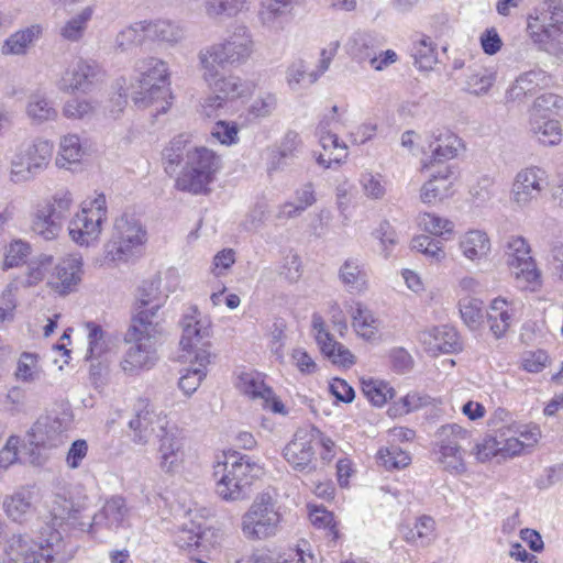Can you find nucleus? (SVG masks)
Here are the masks:
<instances>
[{"instance_id":"1","label":"nucleus","mask_w":563,"mask_h":563,"mask_svg":"<svg viewBox=\"0 0 563 563\" xmlns=\"http://www.w3.org/2000/svg\"><path fill=\"white\" fill-rule=\"evenodd\" d=\"M54 508V526L41 528L36 540L23 534H13L4 548V554L11 563H53L62 551L63 538L55 526L64 520L76 519L77 515L87 507L88 498L80 487L68 492V496L56 495Z\"/></svg>"},{"instance_id":"2","label":"nucleus","mask_w":563,"mask_h":563,"mask_svg":"<svg viewBox=\"0 0 563 563\" xmlns=\"http://www.w3.org/2000/svg\"><path fill=\"white\" fill-rule=\"evenodd\" d=\"M163 333L156 312L140 310L133 318L125 334L128 345L120 368L128 376H137L142 372L152 369L157 361V345Z\"/></svg>"},{"instance_id":"3","label":"nucleus","mask_w":563,"mask_h":563,"mask_svg":"<svg viewBox=\"0 0 563 563\" xmlns=\"http://www.w3.org/2000/svg\"><path fill=\"white\" fill-rule=\"evenodd\" d=\"M262 474V466L247 455L236 452L223 455L213 467L216 493L225 501H240L247 497L254 479Z\"/></svg>"},{"instance_id":"4","label":"nucleus","mask_w":563,"mask_h":563,"mask_svg":"<svg viewBox=\"0 0 563 563\" xmlns=\"http://www.w3.org/2000/svg\"><path fill=\"white\" fill-rule=\"evenodd\" d=\"M137 86L132 91V100L140 109L153 108L155 114L168 110L170 102L169 71L166 62L148 57L137 62Z\"/></svg>"},{"instance_id":"5","label":"nucleus","mask_w":563,"mask_h":563,"mask_svg":"<svg viewBox=\"0 0 563 563\" xmlns=\"http://www.w3.org/2000/svg\"><path fill=\"white\" fill-rule=\"evenodd\" d=\"M221 168L222 157L217 152L203 145L192 146L186 153L175 187L192 195L207 194Z\"/></svg>"},{"instance_id":"6","label":"nucleus","mask_w":563,"mask_h":563,"mask_svg":"<svg viewBox=\"0 0 563 563\" xmlns=\"http://www.w3.org/2000/svg\"><path fill=\"white\" fill-rule=\"evenodd\" d=\"M74 206V195L68 188H60L53 195L37 201L31 212V231L45 241H54L63 230Z\"/></svg>"},{"instance_id":"7","label":"nucleus","mask_w":563,"mask_h":563,"mask_svg":"<svg viewBox=\"0 0 563 563\" xmlns=\"http://www.w3.org/2000/svg\"><path fill=\"white\" fill-rule=\"evenodd\" d=\"M108 220L107 199L103 194H95L81 202L68 222L70 240L79 246H93L98 244Z\"/></svg>"},{"instance_id":"8","label":"nucleus","mask_w":563,"mask_h":563,"mask_svg":"<svg viewBox=\"0 0 563 563\" xmlns=\"http://www.w3.org/2000/svg\"><path fill=\"white\" fill-rule=\"evenodd\" d=\"M282 520L277 501L269 493H261L242 515L240 529L247 541H263L279 532Z\"/></svg>"},{"instance_id":"9","label":"nucleus","mask_w":563,"mask_h":563,"mask_svg":"<svg viewBox=\"0 0 563 563\" xmlns=\"http://www.w3.org/2000/svg\"><path fill=\"white\" fill-rule=\"evenodd\" d=\"M147 242V231L135 217L123 214L113 224L111 239L106 244V260L128 263L141 256Z\"/></svg>"},{"instance_id":"10","label":"nucleus","mask_w":563,"mask_h":563,"mask_svg":"<svg viewBox=\"0 0 563 563\" xmlns=\"http://www.w3.org/2000/svg\"><path fill=\"white\" fill-rule=\"evenodd\" d=\"M181 361L211 363V319L197 307H190L181 319Z\"/></svg>"},{"instance_id":"11","label":"nucleus","mask_w":563,"mask_h":563,"mask_svg":"<svg viewBox=\"0 0 563 563\" xmlns=\"http://www.w3.org/2000/svg\"><path fill=\"white\" fill-rule=\"evenodd\" d=\"M53 151V142L43 137L20 144L10 159V180L24 184L35 179L48 167Z\"/></svg>"},{"instance_id":"12","label":"nucleus","mask_w":563,"mask_h":563,"mask_svg":"<svg viewBox=\"0 0 563 563\" xmlns=\"http://www.w3.org/2000/svg\"><path fill=\"white\" fill-rule=\"evenodd\" d=\"M254 41L247 26L240 25L222 42L213 43L198 54L199 64L220 67L244 64L253 54Z\"/></svg>"},{"instance_id":"13","label":"nucleus","mask_w":563,"mask_h":563,"mask_svg":"<svg viewBox=\"0 0 563 563\" xmlns=\"http://www.w3.org/2000/svg\"><path fill=\"white\" fill-rule=\"evenodd\" d=\"M550 187L548 170L539 165L520 168L511 181L509 200L519 211H529L547 196Z\"/></svg>"},{"instance_id":"14","label":"nucleus","mask_w":563,"mask_h":563,"mask_svg":"<svg viewBox=\"0 0 563 563\" xmlns=\"http://www.w3.org/2000/svg\"><path fill=\"white\" fill-rule=\"evenodd\" d=\"M505 260L518 288L529 291H537L541 288V271L531 256V247L523 236L511 235L507 239Z\"/></svg>"},{"instance_id":"15","label":"nucleus","mask_w":563,"mask_h":563,"mask_svg":"<svg viewBox=\"0 0 563 563\" xmlns=\"http://www.w3.org/2000/svg\"><path fill=\"white\" fill-rule=\"evenodd\" d=\"M527 35L538 51L563 58V20L554 13L534 11L527 19Z\"/></svg>"},{"instance_id":"16","label":"nucleus","mask_w":563,"mask_h":563,"mask_svg":"<svg viewBox=\"0 0 563 563\" xmlns=\"http://www.w3.org/2000/svg\"><path fill=\"white\" fill-rule=\"evenodd\" d=\"M563 107V99L554 93L539 96L530 110L529 131L539 143L547 146H554L561 142L562 129L553 114V109Z\"/></svg>"},{"instance_id":"17","label":"nucleus","mask_w":563,"mask_h":563,"mask_svg":"<svg viewBox=\"0 0 563 563\" xmlns=\"http://www.w3.org/2000/svg\"><path fill=\"white\" fill-rule=\"evenodd\" d=\"M157 465L165 474H176L184 467L186 461V441L183 431L177 426H161L157 434Z\"/></svg>"},{"instance_id":"18","label":"nucleus","mask_w":563,"mask_h":563,"mask_svg":"<svg viewBox=\"0 0 563 563\" xmlns=\"http://www.w3.org/2000/svg\"><path fill=\"white\" fill-rule=\"evenodd\" d=\"M462 147V140L446 128H434L428 131L422 140L421 168L428 169L435 163L453 159Z\"/></svg>"},{"instance_id":"19","label":"nucleus","mask_w":563,"mask_h":563,"mask_svg":"<svg viewBox=\"0 0 563 563\" xmlns=\"http://www.w3.org/2000/svg\"><path fill=\"white\" fill-rule=\"evenodd\" d=\"M201 76L211 92H216L232 102L236 99L251 96L255 90V84L251 80L242 79L234 74L224 75L221 69L224 67L199 64Z\"/></svg>"},{"instance_id":"20","label":"nucleus","mask_w":563,"mask_h":563,"mask_svg":"<svg viewBox=\"0 0 563 563\" xmlns=\"http://www.w3.org/2000/svg\"><path fill=\"white\" fill-rule=\"evenodd\" d=\"M81 527H87L88 533L95 539H101L109 532L130 527V508L121 496H112L95 514L92 521Z\"/></svg>"},{"instance_id":"21","label":"nucleus","mask_w":563,"mask_h":563,"mask_svg":"<svg viewBox=\"0 0 563 563\" xmlns=\"http://www.w3.org/2000/svg\"><path fill=\"white\" fill-rule=\"evenodd\" d=\"M236 388L245 396L256 401L264 410L286 416L288 410L272 387L265 383V376L256 371L239 374Z\"/></svg>"},{"instance_id":"22","label":"nucleus","mask_w":563,"mask_h":563,"mask_svg":"<svg viewBox=\"0 0 563 563\" xmlns=\"http://www.w3.org/2000/svg\"><path fill=\"white\" fill-rule=\"evenodd\" d=\"M70 427L68 413H55L41 417L29 433L30 445L37 450L59 446Z\"/></svg>"},{"instance_id":"23","label":"nucleus","mask_w":563,"mask_h":563,"mask_svg":"<svg viewBox=\"0 0 563 563\" xmlns=\"http://www.w3.org/2000/svg\"><path fill=\"white\" fill-rule=\"evenodd\" d=\"M134 415L128 422L131 440L134 444L146 445L154 432V426L161 429L162 424L169 426L166 416L157 412L150 399L140 397L133 407Z\"/></svg>"},{"instance_id":"24","label":"nucleus","mask_w":563,"mask_h":563,"mask_svg":"<svg viewBox=\"0 0 563 563\" xmlns=\"http://www.w3.org/2000/svg\"><path fill=\"white\" fill-rule=\"evenodd\" d=\"M522 302L503 296L492 299L486 309V321L495 339L504 338L512 325L519 322Z\"/></svg>"},{"instance_id":"25","label":"nucleus","mask_w":563,"mask_h":563,"mask_svg":"<svg viewBox=\"0 0 563 563\" xmlns=\"http://www.w3.org/2000/svg\"><path fill=\"white\" fill-rule=\"evenodd\" d=\"M311 332L321 353L334 365L350 367L355 363L352 352L342 343L335 341L330 333L327 322L320 312L311 316Z\"/></svg>"},{"instance_id":"26","label":"nucleus","mask_w":563,"mask_h":563,"mask_svg":"<svg viewBox=\"0 0 563 563\" xmlns=\"http://www.w3.org/2000/svg\"><path fill=\"white\" fill-rule=\"evenodd\" d=\"M85 328L88 344L85 360L90 364L91 375L99 376L110 363L112 339L95 322H87Z\"/></svg>"},{"instance_id":"27","label":"nucleus","mask_w":563,"mask_h":563,"mask_svg":"<svg viewBox=\"0 0 563 563\" xmlns=\"http://www.w3.org/2000/svg\"><path fill=\"white\" fill-rule=\"evenodd\" d=\"M84 262L79 254L62 257L47 277V286L60 295L74 291L82 279Z\"/></svg>"},{"instance_id":"28","label":"nucleus","mask_w":563,"mask_h":563,"mask_svg":"<svg viewBox=\"0 0 563 563\" xmlns=\"http://www.w3.org/2000/svg\"><path fill=\"white\" fill-rule=\"evenodd\" d=\"M283 455L297 472L308 474L316 471L317 459L311 429L297 431L294 439L284 448Z\"/></svg>"},{"instance_id":"29","label":"nucleus","mask_w":563,"mask_h":563,"mask_svg":"<svg viewBox=\"0 0 563 563\" xmlns=\"http://www.w3.org/2000/svg\"><path fill=\"white\" fill-rule=\"evenodd\" d=\"M99 71L95 62L77 59L68 65L56 80L55 86L63 93L85 91Z\"/></svg>"},{"instance_id":"30","label":"nucleus","mask_w":563,"mask_h":563,"mask_svg":"<svg viewBox=\"0 0 563 563\" xmlns=\"http://www.w3.org/2000/svg\"><path fill=\"white\" fill-rule=\"evenodd\" d=\"M294 18V0H261L257 20L272 34L283 32Z\"/></svg>"},{"instance_id":"31","label":"nucleus","mask_w":563,"mask_h":563,"mask_svg":"<svg viewBox=\"0 0 563 563\" xmlns=\"http://www.w3.org/2000/svg\"><path fill=\"white\" fill-rule=\"evenodd\" d=\"M418 340L431 355L455 353L462 349L459 332L449 324L426 329L419 333Z\"/></svg>"},{"instance_id":"32","label":"nucleus","mask_w":563,"mask_h":563,"mask_svg":"<svg viewBox=\"0 0 563 563\" xmlns=\"http://www.w3.org/2000/svg\"><path fill=\"white\" fill-rule=\"evenodd\" d=\"M455 177L450 166H442L430 176L420 189V200L426 205H435L454 195Z\"/></svg>"},{"instance_id":"33","label":"nucleus","mask_w":563,"mask_h":563,"mask_svg":"<svg viewBox=\"0 0 563 563\" xmlns=\"http://www.w3.org/2000/svg\"><path fill=\"white\" fill-rule=\"evenodd\" d=\"M457 249L465 260L478 264L489 257L492 241L485 230L468 229L459 235Z\"/></svg>"},{"instance_id":"34","label":"nucleus","mask_w":563,"mask_h":563,"mask_svg":"<svg viewBox=\"0 0 563 563\" xmlns=\"http://www.w3.org/2000/svg\"><path fill=\"white\" fill-rule=\"evenodd\" d=\"M89 155L88 141L82 140L77 133H67L58 141L55 163L58 168L69 169L70 166L80 164Z\"/></svg>"},{"instance_id":"35","label":"nucleus","mask_w":563,"mask_h":563,"mask_svg":"<svg viewBox=\"0 0 563 563\" xmlns=\"http://www.w3.org/2000/svg\"><path fill=\"white\" fill-rule=\"evenodd\" d=\"M2 508L12 522L20 525L26 522L36 510L34 492L26 487L14 490L4 497Z\"/></svg>"},{"instance_id":"36","label":"nucleus","mask_w":563,"mask_h":563,"mask_svg":"<svg viewBox=\"0 0 563 563\" xmlns=\"http://www.w3.org/2000/svg\"><path fill=\"white\" fill-rule=\"evenodd\" d=\"M338 277L351 294L362 295L371 287L366 264L357 257L346 258L339 268Z\"/></svg>"},{"instance_id":"37","label":"nucleus","mask_w":563,"mask_h":563,"mask_svg":"<svg viewBox=\"0 0 563 563\" xmlns=\"http://www.w3.org/2000/svg\"><path fill=\"white\" fill-rule=\"evenodd\" d=\"M25 114L32 123L38 125L55 122L59 117L54 100L43 89H36L29 95Z\"/></svg>"},{"instance_id":"38","label":"nucleus","mask_w":563,"mask_h":563,"mask_svg":"<svg viewBox=\"0 0 563 563\" xmlns=\"http://www.w3.org/2000/svg\"><path fill=\"white\" fill-rule=\"evenodd\" d=\"M302 139L299 133L295 131H288L280 140L279 144L275 150H272L267 159V172L274 174L283 170L287 165L288 161L297 157L302 148Z\"/></svg>"},{"instance_id":"39","label":"nucleus","mask_w":563,"mask_h":563,"mask_svg":"<svg viewBox=\"0 0 563 563\" xmlns=\"http://www.w3.org/2000/svg\"><path fill=\"white\" fill-rule=\"evenodd\" d=\"M352 327L356 334L366 341L375 340L379 329V320L367 305L353 300L349 307Z\"/></svg>"},{"instance_id":"40","label":"nucleus","mask_w":563,"mask_h":563,"mask_svg":"<svg viewBox=\"0 0 563 563\" xmlns=\"http://www.w3.org/2000/svg\"><path fill=\"white\" fill-rule=\"evenodd\" d=\"M43 27L40 24H33L11 34L1 47L2 55H25L33 43L42 35Z\"/></svg>"},{"instance_id":"41","label":"nucleus","mask_w":563,"mask_h":563,"mask_svg":"<svg viewBox=\"0 0 563 563\" xmlns=\"http://www.w3.org/2000/svg\"><path fill=\"white\" fill-rule=\"evenodd\" d=\"M402 534L408 543L427 547L435 539V521L428 515H421L411 527L402 530Z\"/></svg>"},{"instance_id":"42","label":"nucleus","mask_w":563,"mask_h":563,"mask_svg":"<svg viewBox=\"0 0 563 563\" xmlns=\"http://www.w3.org/2000/svg\"><path fill=\"white\" fill-rule=\"evenodd\" d=\"M202 9L213 20L234 19L249 9V0H203Z\"/></svg>"},{"instance_id":"43","label":"nucleus","mask_w":563,"mask_h":563,"mask_svg":"<svg viewBox=\"0 0 563 563\" xmlns=\"http://www.w3.org/2000/svg\"><path fill=\"white\" fill-rule=\"evenodd\" d=\"M418 227L428 233L427 235L450 239L455 232L454 222L434 212H422L417 218Z\"/></svg>"},{"instance_id":"44","label":"nucleus","mask_w":563,"mask_h":563,"mask_svg":"<svg viewBox=\"0 0 563 563\" xmlns=\"http://www.w3.org/2000/svg\"><path fill=\"white\" fill-rule=\"evenodd\" d=\"M459 310L464 324L473 332H481L485 327L483 301L471 296L459 300Z\"/></svg>"},{"instance_id":"45","label":"nucleus","mask_w":563,"mask_h":563,"mask_svg":"<svg viewBox=\"0 0 563 563\" xmlns=\"http://www.w3.org/2000/svg\"><path fill=\"white\" fill-rule=\"evenodd\" d=\"M93 14L91 7H85L68 18L59 27V35L67 42H78L82 38L88 23Z\"/></svg>"},{"instance_id":"46","label":"nucleus","mask_w":563,"mask_h":563,"mask_svg":"<svg viewBox=\"0 0 563 563\" xmlns=\"http://www.w3.org/2000/svg\"><path fill=\"white\" fill-rule=\"evenodd\" d=\"M147 37L148 41L175 45L184 38V30L179 24L168 20L147 21Z\"/></svg>"},{"instance_id":"47","label":"nucleus","mask_w":563,"mask_h":563,"mask_svg":"<svg viewBox=\"0 0 563 563\" xmlns=\"http://www.w3.org/2000/svg\"><path fill=\"white\" fill-rule=\"evenodd\" d=\"M411 56L415 59V65L420 70H430L437 64L435 44L431 37L427 35H419L412 42Z\"/></svg>"},{"instance_id":"48","label":"nucleus","mask_w":563,"mask_h":563,"mask_svg":"<svg viewBox=\"0 0 563 563\" xmlns=\"http://www.w3.org/2000/svg\"><path fill=\"white\" fill-rule=\"evenodd\" d=\"M32 251L30 242L23 239H13L3 249L2 269L9 271L27 264V258Z\"/></svg>"},{"instance_id":"49","label":"nucleus","mask_w":563,"mask_h":563,"mask_svg":"<svg viewBox=\"0 0 563 563\" xmlns=\"http://www.w3.org/2000/svg\"><path fill=\"white\" fill-rule=\"evenodd\" d=\"M44 374L40 356L36 353L23 352L16 362L14 376L16 380L31 384L40 380Z\"/></svg>"},{"instance_id":"50","label":"nucleus","mask_w":563,"mask_h":563,"mask_svg":"<svg viewBox=\"0 0 563 563\" xmlns=\"http://www.w3.org/2000/svg\"><path fill=\"white\" fill-rule=\"evenodd\" d=\"M411 249L421 253L428 261L434 264H442L448 258L443 243L430 235H416L411 240Z\"/></svg>"},{"instance_id":"51","label":"nucleus","mask_w":563,"mask_h":563,"mask_svg":"<svg viewBox=\"0 0 563 563\" xmlns=\"http://www.w3.org/2000/svg\"><path fill=\"white\" fill-rule=\"evenodd\" d=\"M188 367L180 371L178 386L187 396L192 395L207 376V368L210 363L187 362Z\"/></svg>"},{"instance_id":"52","label":"nucleus","mask_w":563,"mask_h":563,"mask_svg":"<svg viewBox=\"0 0 563 563\" xmlns=\"http://www.w3.org/2000/svg\"><path fill=\"white\" fill-rule=\"evenodd\" d=\"M97 102L92 99L84 97H73L67 99L63 107L62 113L68 120H89L97 112Z\"/></svg>"},{"instance_id":"53","label":"nucleus","mask_w":563,"mask_h":563,"mask_svg":"<svg viewBox=\"0 0 563 563\" xmlns=\"http://www.w3.org/2000/svg\"><path fill=\"white\" fill-rule=\"evenodd\" d=\"M139 302L143 308L142 310H152L156 312V317L162 324V318L158 314V310L163 302L159 277H153L143 283L140 288Z\"/></svg>"},{"instance_id":"54","label":"nucleus","mask_w":563,"mask_h":563,"mask_svg":"<svg viewBox=\"0 0 563 563\" xmlns=\"http://www.w3.org/2000/svg\"><path fill=\"white\" fill-rule=\"evenodd\" d=\"M189 136L179 134L175 136L163 151V161L166 164V170H175L180 163L185 164L186 153L190 146Z\"/></svg>"},{"instance_id":"55","label":"nucleus","mask_w":563,"mask_h":563,"mask_svg":"<svg viewBox=\"0 0 563 563\" xmlns=\"http://www.w3.org/2000/svg\"><path fill=\"white\" fill-rule=\"evenodd\" d=\"M146 41H148L147 20L130 24L121 30L115 37V44L122 51L142 45Z\"/></svg>"},{"instance_id":"56","label":"nucleus","mask_w":563,"mask_h":563,"mask_svg":"<svg viewBox=\"0 0 563 563\" xmlns=\"http://www.w3.org/2000/svg\"><path fill=\"white\" fill-rule=\"evenodd\" d=\"M54 257L49 254H40L26 264L25 284L36 286L47 277L53 269Z\"/></svg>"},{"instance_id":"57","label":"nucleus","mask_w":563,"mask_h":563,"mask_svg":"<svg viewBox=\"0 0 563 563\" xmlns=\"http://www.w3.org/2000/svg\"><path fill=\"white\" fill-rule=\"evenodd\" d=\"M358 184L365 197L372 200H380L387 192V181L379 173L371 170L361 173Z\"/></svg>"},{"instance_id":"58","label":"nucleus","mask_w":563,"mask_h":563,"mask_svg":"<svg viewBox=\"0 0 563 563\" xmlns=\"http://www.w3.org/2000/svg\"><path fill=\"white\" fill-rule=\"evenodd\" d=\"M362 391L365 397L376 407L384 406L394 396V389L380 379H362Z\"/></svg>"},{"instance_id":"59","label":"nucleus","mask_w":563,"mask_h":563,"mask_svg":"<svg viewBox=\"0 0 563 563\" xmlns=\"http://www.w3.org/2000/svg\"><path fill=\"white\" fill-rule=\"evenodd\" d=\"M494 81V73L484 68L476 69L466 76L463 90L476 96L484 95L488 92Z\"/></svg>"},{"instance_id":"60","label":"nucleus","mask_w":563,"mask_h":563,"mask_svg":"<svg viewBox=\"0 0 563 563\" xmlns=\"http://www.w3.org/2000/svg\"><path fill=\"white\" fill-rule=\"evenodd\" d=\"M472 432L456 423L442 426L437 432V444L461 446L471 440Z\"/></svg>"},{"instance_id":"61","label":"nucleus","mask_w":563,"mask_h":563,"mask_svg":"<svg viewBox=\"0 0 563 563\" xmlns=\"http://www.w3.org/2000/svg\"><path fill=\"white\" fill-rule=\"evenodd\" d=\"M378 462L388 471L400 470L410 464L411 457L408 452L396 445L382 448L377 452Z\"/></svg>"},{"instance_id":"62","label":"nucleus","mask_w":563,"mask_h":563,"mask_svg":"<svg viewBox=\"0 0 563 563\" xmlns=\"http://www.w3.org/2000/svg\"><path fill=\"white\" fill-rule=\"evenodd\" d=\"M501 457H514L525 452V441H521L515 433L510 432V427L503 426L498 429Z\"/></svg>"},{"instance_id":"63","label":"nucleus","mask_w":563,"mask_h":563,"mask_svg":"<svg viewBox=\"0 0 563 563\" xmlns=\"http://www.w3.org/2000/svg\"><path fill=\"white\" fill-rule=\"evenodd\" d=\"M239 126L233 121L219 120L211 129V136L220 144L232 146L240 142Z\"/></svg>"},{"instance_id":"64","label":"nucleus","mask_w":563,"mask_h":563,"mask_svg":"<svg viewBox=\"0 0 563 563\" xmlns=\"http://www.w3.org/2000/svg\"><path fill=\"white\" fill-rule=\"evenodd\" d=\"M277 98L274 93L264 92L255 98L247 108V117L252 120L269 117L276 109Z\"/></svg>"}]
</instances>
